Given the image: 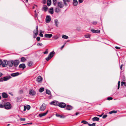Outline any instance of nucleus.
I'll return each instance as SVG.
<instances>
[{
	"instance_id": "f257e3e1",
	"label": "nucleus",
	"mask_w": 126,
	"mask_h": 126,
	"mask_svg": "<svg viewBox=\"0 0 126 126\" xmlns=\"http://www.w3.org/2000/svg\"><path fill=\"white\" fill-rule=\"evenodd\" d=\"M11 105L9 103H6L4 104V108L6 109H10L11 108Z\"/></svg>"
},
{
	"instance_id": "f03ea898",
	"label": "nucleus",
	"mask_w": 126,
	"mask_h": 126,
	"mask_svg": "<svg viewBox=\"0 0 126 126\" xmlns=\"http://www.w3.org/2000/svg\"><path fill=\"white\" fill-rule=\"evenodd\" d=\"M46 105L45 103H43L40 107V109L41 111H44L46 109Z\"/></svg>"
},
{
	"instance_id": "7ed1b4c3",
	"label": "nucleus",
	"mask_w": 126,
	"mask_h": 126,
	"mask_svg": "<svg viewBox=\"0 0 126 126\" xmlns=\"http://www.w3.org/2000/svg\"><path fill=\"white\" fill-rule=\"evenodd\" d=\"M59 103V102H58L54 100L51 102L49 104L51 105L57 106L58 105Z\"/></svg>"
},
{
	"instance_id": "20e7f679",
	"label": "nucleus",
	"mask_w": 126,
	"mask_h": 126,
	"mask_svg": "<svg viewBox=\"0 0 126 126\" xmlns=\"http://www.w3.org/2000/svg\"><path fill=\"white\" fill-rule=\"evenodd\" d=\"M58 106L60 108H64L66 107V105L65 104L63 103H59Z\"/></svg>"
},
{
	"instance_id": "39448f33",
	"label": "nucleus",
	"mask_w": 126,
	"mask_h": 126,
	"mask_svg": "<svg viewBox=\"0 0 126 126\" xmlns=\"http://www.w3.org/2000/svg\"><path fill=\"white\" fill-rule=\"evenodd\" d=\"M7 62L6 60H4L2 62V61L1 64L3 67L6 66L7 65Z\"/></svg>"
},
{
	"instance_id": "423d86ee",
	"label": "nucleus",
	"mask_w": 126,
	"mask_h": 126,
	"mask_svg": "<svg viewBox=\"0 0 126 126\" xmlns=\"http://www.w3.org/2000/svg\"><path fill=\"white\" fill-rule=\"evenodd\" d=\"M57 4L58 6L60 8H62L64 6V5L62 2H58Z\"/></svg>"
},
{
	"instance_id": "0eeeda50",
	"label": "nucleus",
	"mask_w": 126,
	"mask_h": 126,
	"mask_svg": "<svg viewBox=\"0 0 126 126\" xmlns=\"http://www.w3.org/2000/svg\"><path fill=\"white\" fill-rule=\"evenodd\" d=\"M19 61L17 60H15L14 62L13 61V64L16 67L19 64Z\"/></svg>"
},
{
	"instance_id": "6e6552de",
	"label": "nucleus",
	"mask_w": 126,
	"mask_h": 126,
	"mask_svg": "<svg viewBox=\"0 0 126 126\" xmlns=\"http://www.w3.org/2000/svg\"><path fill=\"white\" fill-rule=\"evenodd\" d=\"M51 20V18L49 16H47L46 19V21L47 23H48Z\"/></svg>"
},
{
	"instance_id": "1a4fd4ad",
	"label": "nucleus",
	"mask_w": 126,
	"mask_h": 126,
	"mask_svg": "<svg viewBox=\"0 0 126 126\" xmlns=\"http://www.w3.org/2000/svg\"><path fill=\"white\" fill-rule=\"evenodd\" d=\"M36 81L38 82H41L43 79L42 77L40 76H38L37 78Z\"/></svg>"
},
{
	"instance_id": "9d476101",
	"label": "nucleus",
	"mask_w": 126,
	"mask_h": 126,
	"mask_svg": "<svg viewBox=\"0 0 126 126\" xmlns=\"http://www.w3.org/2000/svg\"><path fill=\"white\" fill-rule=\"evenodd\" d=\"M91 31L94 33H98L100 32V31L99 30H95L93 29L91 30Z\"/></svg>"
},
{
	"instance_id": "9b49d317",
	"label": "nucleus",
	"mask_w": 126,
	"mask_h": 126,
	"mask_svg": "<svg viewBox=\"0 0 126 126\" xmlns=\"http://www.w3.org/2000/svg\"><path fill=\"white\" fill-rule=\"evenodd\" d=\"M13 61H11L7 62V65H8L9 66L12 67L13 64Z\"/></svg>"
},
{
	"instance_id": "f8f14e48",
	"label": "nucleus",
	"mask_w": 126,
	"mask_h": 126,
	"mask_svg": "<svg viewBox=\"0 0 126 126\" xmlns=\"http://www.w3.org/2000/svg\"><path fill=\"white\" fill-rule=\"evenodd\" d=\"M52 36V35L50 34H45V37L46 38H50Z\"/></svg>"
},
{
	"instance_id": "ddd939ff",
	"label": "nucleus",
	"mask_w": 126,
	"mask_h": 126,
	"mask_svg": "<svg viewBox=\"0 0 126 126\" xmlns=\"http://www.w3.org/2000/svg\"><path fill=\"white\" fill-rule=\"evenodd\" d=\"M29 94L31 95H33L35 94V93L33 90H31L30 91Z\"/></svg>"
},
{
	"instance_id": "4468645a",
	"label": "nucleus",
	"mask_w": 126,
	"mask_h": 126,
	"mask_svg": "<svg viewBox=\"0 0 126 126\" xmlns=\"http://www.w3.org/2000/svg\"><path fill=\"white\" fill-rule=\"evenodd\" d=\"M30 108V107L29 105H27L26 106H24L23 110L25 111L26 110V109H27L28 110H29Z\"/></svg>"
},
{
	"instance_id": "2eb2a0df",
	"label": "nucleus",
	"mask_w": 126,
	"mask_h": 126,
	"mask_svg": "<svg viewBox=\"0 0 126 126\" xmlns=\"http://www.w3.org/2000/svg\"><path fill=\"white\" fill-rule=\"evenodd\" d=\"M19 67L20 68H22L23 69L26 67V66L24 64L22 63L19 65Z\"/></svg>"
},
{
	"instance_id": "dca6fc26",
	"label": "nucleus",
	"mask_w": 126,
	"mask_h": 126,
	"mask_svg": "<svg viewBox=\"0 0 126 126\" xmlns=\"http://www.w3.org/2000/svg\"><path fill=\"white\" fill-rule=\"evenodd\" d=\"M48 112V110H47V112H46L42 113H40L39 114V116L40 117H42L46 115L47 114V113Z\"/></svg>"
},
{
	"instance_id": "f3484780",
	"label": "nucleus",
	"mask_w": 126,
	"mask_h": 126,
	"mask_svg": "<svg viewBox=\"0 0 126 126\" xmlns=\"http://www.w3.org/2000/svg\"><path fill=\"white\" fill-rule=\"evenodd\" d=\"M11 78V77L10 76H8L5 77L3 78L4 80V81H6L10 79Z\"/></svg>"
},
{
	"instance_id": "a211bd4d",
	"label": "nucleus",
	"mask_w": 126,
	"mask_h": 126,
	"mask_svg": "<svg viewBox=\"0 0 126 126\" xmlns=\"http://www.w3.org/2000/svg\"><path fill=\"white\" fill-rule=\"evenodd\" d=\"M73 109V107L70 106L69 105H67L66 107V109L68 110H72Z\"/></svg>"
},
{
	"instance_id": "6ab92c4d",
	"label": "nucleus",
	"mask_w": 126,
	"mask_h": 126,
	"mask_svg": "<svg viewBox=\"0 0 126 126\" xmlns=\"http://www.w3.org/2000/svg\"><path fill=\"white\" fill-rule=\"evenodd\" d=\"M33 33L34 34H38V30L37 26H36V30H34L33 32Z\"/></svg>"
},
{
	"instance_id": "aec40b11",
	"label": "nucleus",
	"mask_w": 126,
	"mask_h": 126,
	"mask_svg": "<svg viewBox=\"0 0 126 126\" xmlns=\"http://www.w3.org/2000/svg\"><path fill=\"white\" fill-rule=\"evenodd\" d=\"M77 0H73V5L74 6H76L78 4Z\"/></svg>"
},
{
	"instance_id": "412c9836",
	"label": "nucleus",
	"mask_w": 126,
	"mask_h": 126,
	"mask_svg": "<svg viewBox=\"0 0 126 126\" xmlns=\"http://www.w3.org/2000/svg\"><path fill=\"white\" fill-rule=\"evenodd\" d=\"M19 75V73L18 72L15 73L11 74V76L13 77H15Z\"/></svg>"
},
{
	"instance_id": "4be33fe9",
	"label": "nucleus",
	"mask_w": 126,
	"mask_h": 126,
	"mask_svg": "<svg viewBox=\"0 0 126 126\" xmlns=\"http://www.w3.org/2000/svg\"><path fill=\"white\" fill-rule=\"evenodd\" d=\"M2 96L3 98H6L8 97V95L6 93H3L2 94Z\"/></svg>"
},
{
	"instance_id": "5701e85b",
	"label": "nucleus",
	"mask_w": 126,
	"mask_h": 126,
	"mask_svg": "<svg viewBox=\"0 0 126 126\" xmlns=\"http://www.w3.org/2000/svg\"><path fill=\"white\" fill-rule=\"evenodd\" d=\"M48 7L46 5H44L42 8V10L45 11H46L47 10Z\"/></svg>"
},
{
	"instance_id": "b1692460",
	"label": "nucleus",
	"mask_w": 126,
	"mask_h": 126,
	"mask_svg": "<svg viewBox=\"0 0 126 126\" xmlns=\"http://www.w3.org/2000/svg\"><path fill=\"white\" fill-rule=\"evenodd\" d=\"M64 3L65 5L67 6V4L66 2H68L70 1L71 0H63Z\"/></svg>"
},
{
	"instance_id": "393cba45",
	"label": "nucleus",
	"mask_w": 126,
	"mask_h": 126,
	"mask_svg": "<svg viewBox=\"0 0 126 126\" xmlns=\"http://www.w3.org/2000/svg\"><path fill=\"white\" fill-rule=\"evenodd\" d=\"M92 120L93 121H97L99 120V118L96 117H94L92 119Z\"/></svg>"
},
{
	"instance_id": "a878e982",
	"label": "nucleus",
	"mask_w": 126,
	"mask_h": 126,
	"mask_svg": "<svg viewBox=\"0 0 126 126\" xmlns=\"http://www.w3.org/2000/svg\"><path fill=\"white\" fill-rule=\"evenodd\" d=\"M51 0H47V4L48 6H50L51 4Z\"/></svg>"
},
{
	"instance_id": "bb28decb",
	"label": "nucleus",
	"mask_w": 126,
	"mask_h": 126,
	"mask_svg": "<svg viewBox=\"0 0 126 126\" xmlns=\"http://www.w3.org/2000/svg\"><path fill=\"white\" fill-rule=\"evenodd\" d=\"M21 61L22 62H24L26 61V59L25 57H22L21 58Z\"/></svg>"
},
{
	"instance_id": "cd10ccee",
	"label": "nucleus",
	"mask_w": 126,
	"mask_h": 126,
	"mask_svg": "<svg viewBox=\"0 0 126 126\" xmlns=\"http://www.w3.org/2000/svg\"><path fill=\"white\" fill-rule=\"evenodd\" d=\"M54 22L56 26L57 27H58V25L59 24V22L57 19H55L54 20Z\"/></svg>"
},
{
	"instance_id": "c85d7f7f",
	"label": "nucleus",
	"mask_w": 126,
	"mask_h": 126,
	"mask_svg": "<svg viewBox=\"0 0 126 126\" xmlns=\"http://www.w3.org/2000/svg\"><path fill=\"white\" fill-rule=\"evenodd\" d=\"M56 115L57 117H59L60 118H64V116H63L62 115H59L58 114H56Z\"/></svg>"
},
{
	"instance_id": "c756f323",
	"label": "nucleus",
	"mask_w": 126,
	"mask_h": 126,
	"mask_svg": "<svg viewBox=\"0 0 126 126\" xmlns=\"http://www.w3.org/2000/svg\"><path fill=\"white\" fill-rule=\"evenodd\" d=\"M46 93L47 94L49 95H50L51 94V92L49 90L47 89L46 91Z\"/></svg>"
},
{
	"instance_id": "7c9ffc66",
	"label": "nucleus",
	"mask_w": 126,
	"mask_h": 126,
	"mask_svg": "<svg viewBox=\"0 0 126 126\" xmlns=\"http://www.w3.org/2000/svg\"><path fill=\"white\" fill-rule=\"evenodd\" d=\"M49 12L51 14H52L53 13V9L52 8L50 9V11H49Z\"/></svg>"
},
{
	"instance_id": "2f4dec72",
	"label": "nucleus",
	"mask_w": 126,
	"mask_h": 126,
	"mask_svg": "<svg viewBox=\"0 0 126 126\" xmlns=\"http://www.w3.org/2000/svg\"><path fill=\"white\" fill-rule=\"evenodd\" d=\"M59 37L57 35H55L53 36L52 38L54 40H56L59 38Z\"/></svg>"
},
{
	"instance_id": "473e14b6",
	"label": "nucleus",
	"mask_w": 126,
	"mask_h": 126,
	"mask_svg": "<svg viewBox=\"0 0 126 126\" xmlns=\"http://www.w3.org/2000/svg\"><path fill=\"white\" fill-rule=\"evenodd\" d=\"M54 55V53L53 52H51L48 56L50 57H51L52 58Z\"/></svg>"
},
{
	"instance_id": "72a5a7b5",
	"label": "nucleus",
	"mask_w": 126,
	"mask_h": 126,
	"mask_svg": "<svg viewBox=\"0 0 126 126\" xmlns=\"http://www.w3.org/2000/svg\"><path fill=\"white\" fill-rule=\"evenodd\" d=\"M62 37L63 38L65 39H68V37L65 35H62Z\"/></svg>"
},
{
	"instance_id": "f704fd0d",
	"label": "nucleus",
	"mask_w": 126,
	"mask_h": 126,
	"mask_svg": "<svg viewBox=\"0 0 126 126\" xmlns=\"http://www.w3.org/2000/svg\"><path fill=\"white\" fill-rule=\"evenodd\" d=\"M55 11L56 12L58 13L60 12V10L58 8H56L55 9Z\"/></svg>"
},
{
	"instance_id": "c9c22d12",
	"label": "nucleus",
	"mask_w": 126,
	"mask_h": 126,
	"mask_svg": "<svg viewBox=\"0 0 126 126\" xmlns=\"http://www.w3.org/2000/svg\"><path fill=\"white\" fill-rule=\"evenodd\" d=\"M44 90V89L43 88H41L39 89V92H40L42 93L43 92Z\"/></svg>"
},
{
	"instance_id": "e433bc0d",
	"label": "nucleus",
	"mask_w": 126,
	"mask_h": 126,
	"mask_svg": "<svg viewBox=\"0 0 126 126\" xmlns=\"http://www.w3.org/2000/svg\"><path fill=\"white\" fill-rule=\"evenodd\" d=\"M88 124L89 126H95V123H94L92 124H91L88 123Z\"/></svg>"
},
{
	"instance_id": "4c0bfd02",
	"label": "nucleus",
	"mask_w": 126,
	"mask_h": 126,
	"mask_svg": "<svg viewBox=\"0 0 126 126\" xmlns=\"http://www.w3.org/2000/svg\"><path fill=\"white\" fill-rule=\"evenodd\" d=\"M85 36L86 38H89L90 37V35L89 34H87L85 35Z\"/></svg>"
},
{
	"instance_id": "58836bf2",
	"label": "nucleus",
	"mask_w": 126,
	"mask_h": 126,
	"mask_svg": "<svg viewBox=\"0 0 126 126\" xmlns=\"http://www.w3.org/2000/svg\"><path fill=\"white\" fill-rule=\"evenodd\" d=\"M117 112V111L116 110H113L109 112V113L110 114H112L113 113H116Z\"/></svg>"
},
{
	"instance_id": "ea45409f",
	"label": "nucleus",
	"mask_w": 126,
	"mask_h": 126,
	"mask_svg": "<svg viewBox=\"0 0 126 126\" xmlns=\"http://www.w3.org/2000/svg\"><path fill=\"white\" fill-rule=\"evenodd\" d=\"M32 62L30 61L28 63V65L29 66H32Z\"/></svg>"
},
{
	"instance_id": "a19ab883",
	"label": "nucleus",
	"mask_w": 126,
	"mask_h": 126,
	"mask_svg": "<svg viewBox=\"0 0 126 126\" xmlns=\"http://www.w3.org/2000/svg\"><path fill=\"white\" fill-rule=\"evenodd\" d=\"M124 85L125 86H126V83L125 82H121V85L123 86Z\"/></svg>"
},
{
	"instance_id": "79ce46f5",
	"label": "nucleus",
	"mask_w": 126,
	"mask_h": 126,
	"mask_svg": "<svg viewBox=\"0 0 126 126\" xmlns=\"http://www.w3.org/2000/svg\"><path fill=\"white\" fill-rule=\"evenodd\" d=\"M42 31H40L39 35L40 36L42 37H43V34H42Z\"/></svg>"
},
{
	"instance_id": "37998d69",
	"label": "nucleus",
	"mask_w": 126,
	"mask_h": 126,
	"mask_svg": "<svg viewBox=\"0 0 126 126\" xmlns=\"http://www.w3.org/2000/svg\"><path fill=\"white\" fill-rule=\"evenodd\" d=\"M51 58V57H50L49 56H48V57L47 58H46V59L47 61H48L49 60H50Z\"/></svg>"
},
{
	"instance_id": "c03bdc74",
	"label": "nucleus",
	"mask_w": 126,
	"mask_h": 126,
	"mask_svg": "<svg viewBox=\"0 0 126 126\" xmlns=\"http://www.w3.org/2000/svg\"><path fill=\"white\" fill-rule=\"evenodd\" d=\"M81 123H84V124H88V122H87L83 120L81 122Z\"/></svg>"
},
{
	"instance_id": "a18cd8bd",
	"label": "nucleus",
	"mask_w": 126,
	"mask_h": 126,
	"mask_svg": "<svg viewBox=\"0 0 126 126\" xmlns=\"http://www.w3.org/2000/svg\"><path fill=\"white\" fill-rule=\"evenodd\" d=\"M20 120L21 121H24L25 120V118H21L20 119Z\"/></svg>"
},
{
	"instance_id": "49530a36",
	"label": "nucleus",
	"mask_w": 126,
	"mask_h": 126,
	"mask_svg": "<svg viewBox=\"0 0 126 126\" xmlns=\"http://www.w3.org/2000/svg\"><path fill=\"white\" fill-rule=\"evenodd\" d=\"M53 3L54 5L56 4L57 3L56 0H53Z\"/></svg>"
},
{
	"instance_id": "de8ad7c7",
	"label": "nucleus",
	"mask_w": 126,
	"mask_h": 126,
	"mask_svg": "<svg viewBox=\"0 0 126 126\" xmlns=\"http://www.w3.org/2000/svg\"><path fill=\"white\" fill-rule=\"evenodd\" d=\"M4 107V105L2 104H0V108H2Z\"/></svg>"
},
{
	"instance_id": "09e8293b",
	"label": "nucleus",
	"mask_w": 126,
	"mask_h": 126,
	"mask_svg": "<svg viewBox=\"0 0 126 126\" xmlns=\"http://www.w3.org/2000/svg\"><path fill=\"white\" fill-rule=\"evenodd\" d=\"M37 45L38 46H41L43 45V44L41 43H39L37 44Z\"/></svg>"
},
{
	"instance_id": "8fccbe9b",
	"label": "nucleus",
	"mask_w": 126,
	"mask_h": 126,
	"mask_svg": "<svg viewBox=\"0 0 126 126\" xmlns=\"http://www.w3.org/2000/svg\"><path fill=\"white\" fill-rule=\"evenodd\" d=\"M113 98L111 97H108L107 98V99L108 100H110L112 99Z\"/></svg>"
},
{
	"instance_id": "3c124183",
	"label": "nucleus",
	"mask_w": 126,
	"mask_h": 126,
	"mask_svg": "<svg viewBox=\"0 0 126 126\" xmlns=\"http://www.w3.org/2000/svg\"><path fill=\"white\" fill-rule=\"evenodd\" d=\"M46 51L44 52V54H47V53H48V51H47V49H46Z\"/></svg>"
},
{
	"instance_id": "603ef678",
	"label": "nucleus",
	"mask_w": 126,
	"mask_h": 126,
	"mask_svg": "<svg viewBox=\"0 0 126 126\" xmlns=\"http://www.w3.org/2000/svg\"><path fill=\"white\" fill-rule=\"evenodd\" d=\"M40 37H37L36 38V39L37 41H39L40 40Z\"/></svg>"
},
{
	"instance_id": "864d4df0",
	"label": "nucleus",
	"mask_w": 126,
	"mask_h": 126,
	"mask_svg": "<svg viewBox=\"0 0 126 126\" xmlns=\"http://www.w3.org/2000/svg\"><path fill=\"white\" fill-rule=\"evenodd\" d=\"M107 116V115H104L102 117V118H103L104 119V118H106Z\"/></svg>"
},
{
	"instance_id": "5fc2aeb1",
	"label": "nucleus",
	"mask_w": 126,
	"mask_h": 126,
	"mask_svg": "<svg viewBox=\"0 0 126 126\" xmlns=\"http://www.w3.org/2000/svg\"><path fill=\"white\" fill-rule=\"evenodd\" d=\"M83 0H79V3H82L83 1Z\"/></svg>"
},
{
	"instance_id": "6e6d98bb",
	"label": "nucleus",
	"mask_w": 126,
	"mask_h": 126,
	"mask_svg": "<svg viewBox=\"0 0 126 126\" xmlns=\"http://www.w3.org/2000/svg\"><path fill=\"white\" fill-rule=\"evenodd\" d=\"M4 80V78H1L0 79V82H2Z\"/></svg>"
},
{
	"instance_id": "4d7b16f0",
	"label": "nucleus",
	"mask_w": 126,
	"mask_h": 126,
	"mask_svg": "<svg viewBox=\"0 0 126 126\" xmlns=\"http://www.w3.org/2000/svg\"><path fill=\"white\" fill-rule=\"evenodd\" d=\"M37 35H38V34H34L33 38H35L36 37V36Z\"/></svg>"
},
{
	"instance_id": "13d9d810",
	"label": "nucleus",
	"mask_w": 126,
	"mask_h": 126,
	"mask_svg": "<svg viewBox=\"0 0 126 126\" xmlns=\"http://www.w3.org/2000/svg\"><path fill=\"white\" fill-rule=\"evenodd\" d=\"M23 91L22 90H20L19 92V93L20 94H22V93H23Z\"/></svg>"
},
{
	"instance_id": "bf43d9fd",
	"label": "nucleus",
	"mask_w": 126,
	"mask_h": 126,
	"mask_svg": "<svg viewBox=\"0 0 126 126\" xmlns=\"http://www.w3.org/2000/svg\"><path fill=\"white\" fill-rule=\"evenodd\" d=\"M46 0H43L42 1V3L44 4H45L46 3Z\"/></svg>"
},
{
	"instance_id": "052dcab7",
	"label": "nucleus",
	"mask_w": 126,
	"mask_h": 126,
	"mask_svg": "<svg viewBox=\"0 0 126 126\" xmlns=\"http://www.w3.org/2000/svg\"><path fill=\"white\" fill-rule=\"evenodd\" d=\"M123 65H124L123 64H122L121 65L120 68V69H121V70H122V66H123Z\"/></svg>"
},
{
	"instance_id": "680f3d73",
	"label": "nucleus",
	"mask_w": 126,
	"mask_h": 126,
	"mask_svg": "<svg viewBox=\"0 0 126 126\" xmlns=\"http://www.w3.org/2000/svg\"><path fill=\"white\" fill-rule=\"evenodd\" d=\"M115 48L117 49H119L120 48V47H117V46L115 47Z\"/></svg>"
},
{
	"instance_id": "e2e57ef3",
	"label": "nucleus",
	"mask_w": 126,
	"mask_h": 126,
	"mask_svg": "<svg viewBox=\"0 0 126 126\" xmlns=\"http://www.w3.org/2000/svg\"><path fill=\"white\" fill-rule=\"evenodd\" d=\"M93 24L94 25H95L97 24V22L96 21H94L93 22Z\"/></svg>"
},
{
	"instance_id": "0e129e2a",
	"label": "nucleus",
	"mask_w": 126,
	"mask_h": 126,
	"mask_svg": "<svg viewBox=\"0 0 126 126\" xmlns=\"http://www.w3.org/2000/svg\"><path fill=\"white\" fill-rule=\"evenodd\" d=\"M64 47V45H63L62 47H61V50H62L63 48Z\"/></svg>"
},
{
	"instance_id": "69168bd1",
	"label": "nucleus",
	"mask_w": 126,
	"mask_h": 126,
	"mask_svg": "<svg viewBox=\"0 0 126 126\" xmlns=\"http://www.w3.org/2000/svg\"><path fill=\"white\" fill-rule=\"evenodd\" d=\"M103 114V113L101 115H97V116H99V117H101L102 115Z\"/></svg>"
},
{
	"instance_id": "338daca9",
	"label": "nucleus",
	"mask_w": 126,
	"mask_h": 126,
	"mask_svg": "<svg viewBox=\"0 0 126 126\" xmlns=\"http://www.w3.org/2000/svg\"><path fill=\"white\" fill-rule=\"evenodd\" d=\"M2 74L1 73H0V77L1 76H2Z\"/></svg>"
},
{
	"instance_id": "774afa93",
	"label": "nucleus",
	"mask_w": 126,
	"mask_h": 126,
	"mask_svg": "<svg viewBox=\"0 0 126 126\" xmlns=\"http://www.w3.org/2000/svg\"><path fill=\"white\" fill-rule=\"evenodd\" d=\"M1 63H2V61L0 60V65L1 64Z\"/></svg>"
}]
</instances>
